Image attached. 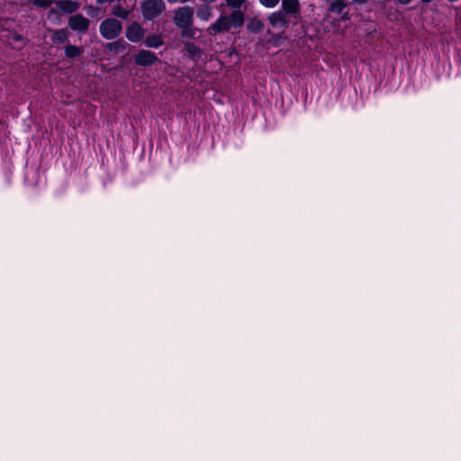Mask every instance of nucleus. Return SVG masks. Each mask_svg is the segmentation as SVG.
<instances>
[{
  "label": "nucleus",
  "mask_w": 461,
  "mask_h": 461,
  "mask_svg": "<svg viewBox=\"0 0 461 461\" xmlns=\"http://www.w3.org/2000/svg\"><path fill=\"white\" fill-rule=\"evenodd\" d=\"M346 6L347 3H345L344 0H334L330 4L329 11L337 14H340Z\"/></svg>",
  "instance_id": "17"
},
{
  "label": "nucleus",
  "mask_w": 461,
  "mask_h": 461,
  "mask_svg": "<svg viewBox=\"0 0 461 461\" xmlns=\"http://www.w3.org/2000/svg\"><path fill=\"white\" fill-rule=\"evenodd\" d=\"M133 59L134 63L140 67H151L160 61L156 53L148 50H140Z\"/></svg>",
  "instance_id": "5"
},
{
  "label": "nucleus",
  "mask_w": 461,
  "mask_h": 461,
  "mask_svg": "<svg viewBox=\"0 0 461 461\" xmlns=\"http://www.w3.org/2000/svg\"><path fill=\"white\" fill-rule=\"evenodd\" d=\"M144 45L147 48L158 49L164 45V41L160 34H150L144 38Z\"/></svg>",
  "instance_id": "15"
},
{
  "label": "nucleus",
  "mask_w": 461,
  "mask_h": 461,
  "mask_svg": "<svg viewBox=\"0 0 461 461\" xmlns=\"http://www.w3.org/2000/svg\"><path fill=\"white\" fill-rule=\"evenodd\" d=\"M267 19L271 26L276 29H285L290 23L288 16L281 10L273 12L268 15Z\"/></svg>",
  "instance_id": "8"
},
{
  "label": "nucleus",
  "mask_w": 461,
  "mask_h": 461,
  "mask_svg": "<svg viewBox=\"0 0 461 461\" xmlns=\"http://www.w3.org/2000/svg\"><path fill=\"white\" fill-rule=\"evenodd\" d=\"M145 20L150 21L159 16L165 10L163 0H144L140 5Z\"/></svg>",
  "instance_id": "2"
},
{
  "label": "nucleus",
  "mask_w": 461,
  "mask_h": 461,
  "mask_svg": "<svg viewBox=\"0 0 461 461\" xmlns=\"http://www.w3.org/2000/svg\"><path fill=\"white\" fill-rule=\"evenodd\" d=\"M31 2L34 6L46 9L51 5L53 1L52 0H31Z\"/></svg>",
  "instance_id": "21"
},
{
  "label": "nucleus",
  "mask_w": 461,
  "mask_h": 461,
  "mask_svg": "<svg viewBox=\"0 0 461 461\" xmlns=\"http://www.w3.org/2000/svg\"><path fill=\"white\" fill-rule=\"evenodd\" d=\"M280 10L288 17L298 19L301 16L299 0H282Z\"/></svg>",
  "instance_id": "7"
},
{
  "label": "nucleus",
  "mask_w": 461,
  "mask_h": 461,
  "mask_svg": "<svg viewBox=\"0 0 461 461\" xmlns=\"http://www.w3.org/2000/svg\"><path fill=\"white\" fill-rule=\"evenodd\" d=\"M98 2H99V3H103V2H104V0H98Z\"/></svg>",
  "instance_id": "29"
},
{
  "label": "nucleus",
  "mask_w": 461,
  "mask_h": 461,
  "mask_svg": "<svg viewBox=\"0 0 461 461\" xmlns=\"http://www.w3.org/2000/svg\"><path fill=\"white\" fill-rule=\"evenodd\" d=\"M122 32V23L116 18H106L99 25V32L105 40H114Z\"/></svg>",
  "instance_id": "1"
},
{
  "label": "nucleus",
  "mask_w": 461,
  "mask_h": 461,
  "mask_svg": "<svg viewBox=\"0 0 461 461\" xmlns=\"http://www.w3.org/2000/svg\"><path fill=\"white\" fill-rule=\"evenodd\" d=\"M184 51L194 61H198L203 55V50L192 41L184 42Z\"/></svg>",
  "instance_id": "10"
},
{
  "label": "nucleus",
  "mask_w": 461,
  "mask_h": 461,
  "mask_svg": "<svg viewBox=\"0 0 461 461\" xmlns=\"http://www.w3.org/2000/svg\"><path fill=\"white\" fill-rule=\"evenodd\" d=\"M342 21H348L349 20V14L348 13H344L341 16Z\"/></svg>",
  "instance_id": "27"
},
{
  "label": "nucleus",
  "mask_w": 461,
  "mask_h": 461,
  "mask_svg": "<svg viewBox=\"0 0 461 461\" xmlns=\"http://www.w3.org/2000/svg\"><path fill=\"white\" fill-rule=\"evenodd\" d=\"M173 21L177 28L193 25L194 9L188 5L178 7L175 11Z\"/></svg>",
  "instance_id": "3"
},
{
  "label": "nucleus",
  "mask_w": 461,
  "mask_h": 461,
  "mask_svg": "<svg viewBox=\"0 0 461 461\" xmlns=\"http://www.w3.org/2000/svg\"><path fill=\"white\" fill-rule=\"evenodd\" d=\"M181 29V37L194 39L195 37L196 29L193 28V25L188 27H179Z\"/></svg>",
  "instance_id": "20"
},
{
  "label": "nucleus",
  "mask_w": 461,
  "mask_h": 461,
  "mask_svg": "<svg viewBox=\"0 0 461 461\" xmlns=\"http://www.w3.org/2000/svg\"><path fill=\"white\" fill-rule=\"evenodd\" d=\"M247 28L251 32L259 33L264 29V23L259 19L254 18L248 23Z\"/></svg>",
  "instance_id": "18"
},
{
  "label": "nucleus",
  "mask_w": 461,
  "mask_h": 461,
  "mask_svg": "<svg viewBox=\"0 0 461 461\" xmlns=\"http://www.w3.org/2000/svg\"><path fill=\"white\" fill-rule=\"evenodd\" d=\"M145 32V29L138 22H132L126 28L125 37L131 42L137 43L144 39Z\"/></svg>",
  "instance_id": "6"
},
{
  "label": "nucleus",
  "mask_w": 461,
  "mask_h": 461,
  "mask_svg": "<svg viewBox=\"0 0 461 461\" xmlns=\"http://www.w3.org/2000/svg\"><path fill=\"white\" fill-rule=\"evenodd\" d=\"M112 14L119 18L127 19L130 12L122 7L121 5L114 6L112 10Z\"/></svg>",
  "instance_id": "19"
},
{
  "label": "nucleus",
  "mask_w": 461,
  "mask_h": 461,
  "mask_svg": "<svg viewBox=\"0 0 461 461\" xmlns=\"http://www.w3.org/2000/svg\"><path fill=\"white\" fill-rule=\"evenodd\" d=\"M354 3L356 4H358V5H365L368 2V0H352Z\"/></svg>",
  "instance_id": "26"
},
{
  "label": "nucleus",
  "mask_w": 461,
  "mask_h": 461,
  "mask_svg": "<svg viewBox=\"0 0 461 461\" xmlns=\"http://www.w3.org/2000/svg\"><path fill=\"white\" fill-rule=\"evenodd\" d=\"M245 2L246 0H226L227 5L235 9L240 8Z\"/></svg>",
  "instance_id": "23"
},
{
  "label": "nucleus",
  "mask_w": 461,
  "mask_h": 461,
  "mask_svg": "<svg viewBox=\"0 0 461 461\" xmlns=\"http://www.w3.org/2000/svg\"><path fill=\"white\" fill-rule=\"evenodd\" d=\"M280 0H258V2L266 8L276 7Z\"/></svg>",
  "instance_id": "22"
},
{
  "label": "nucleus",
  "mask_w": 461,
  "mask_h": 461,
  "mask_svg": "<svg viewBox=\"0 0 461 461\" xmlns=\"http://www.w3.org/2000/svg\"><path fill=\"white\" fill-rule=\"evenodd\" d=\"M401 5H408L410 4L412 0H397Z\"/></svg>",
  "instance_id": "28"
},
{
  "label": "nucleus",
  "mask_w": 461,
  "mask_h": 461,
  "mask_svg": "<svg viewBox=\"0 0 461 461\" xmlns=\"http://www.w3.org/2000/svg\"><path fill=\"white\" fill-rule=\"evenodd\" d=\"M10 39L14 41H24L23 36L15 32L10 34Z\"/></svg>",
  "instance_id": "25"
},
{
  "label": "nucleus",
  "mask_w": 461,
  "mask_h": 461,
  "mask_svg": "<svg viewBox=\"0 0 461 461\" xmlns=\"http://www.w3.org/2000/svg\"><path fill=\"white\" fill-rule=\"evenodd\" d=\"M230 30L229 18L226 15H221L208 29L209 32L213 35Z\"/></svg>",
  "instance_id": "9"
},
{
  "label": "nucleus",
  "mask_w": 461,
  "mask_h": 461,
  "mask_svg": "<svg viewBox=\"0 0 461 461\" xmlns=\"http://www.w3.org/2000/svg\"><path fill=\"white\" fill-rule=\"evenodd\" d=\"M196 14H197L198 17L206 20L208 15H209V10L208 9L203 10L202 8H199L197 10Z\"/></svg>",
  "instance_id": "24"
},
{
  "label": "nucleus",
  "mask_w": 461,
  "mask_h": 461,
  "mask_svg": "<svg viewBox=\"0 0 461 461\" xmlns=\"http://www.w3.org/2000/svg\"><path fill=\"white\" fill-rule=\"evenodd\" d=\"M69 32L68 29L62 28L54 30L50 36L51 41L54 45L59 46L68 41Z\"/></svg>",
  "instance_id": "12"
},
{
  "label": "nucleus",
  "mask_w": 461,
  "mask_h": 461,
  "mask_svg": "<svg viewBox=\"0 0 461 461\" xmlns=\"http://www.w3.org/2000/svg\"><path fill=\"white\" fill-rule=\"evenodd\" d=\"M90 25V20L85 17L82 14H76L71 15L68 21V26L73 32H77L79 35H84L87 32Z\"/></svg>",
  "instance_id": "4"
},
{
  "label": "nucleus",
  "mask_w": 461,
  "mask_h": 461,
  "mask_svg": "<svg viewBox=\"0 0 461 461\" xmlns=\"http://www.w3.org/2000/svg\"><path fill=\"white\" fill-rule=\"evenodd\" d=\"M64 52L67 59H72L81 56L84 52V49L82 47L68 43L64 47Z\"/></svg>",
  "instance_id": "16"
},
{
  "label": "nucleus",
  "mask_w": 461,
  "mask_h": 461,
  "mask_svg": "<svg viewBox=\"0 0 461 461\" xmlns=\"http://www.w3.org/2000/svg\"><path fill=\"white\" fill-rule=\"evenodd\" d=\"M56 5L59 10L66 14H73L79 8V4L72 0H59Z\"/></svg>",
  "instance_id": "13"
},
{
  "label": "nucleus",
  "mask_w": 461,
  "mask_h": 461,
  "mask_svg": "<svg viewBox=\"0 0 461 461\" xmlns=\"http://www.w3.org/2000/svg\"><path fill=\"white\" fill-rule=\"evenodd\" d=\"M228 18L230 28H240L244 24V14L240 10H234Z\"/></svg>",
  "instance_id": "14"
},
{
  "label": "nucleus",
  "mask_w": 461,
  "mask_h": 461,
  "mask_svg": "<svg viewBox=\"0 0 461 461\" xmlns=\"http://www.w3.org/2000/svg\"><path fill=\"white\" fill-rule=\"evenodd\" d=\"M104 47L109 53L118 55L124 51L129 47V44L124 40L118 39L114 41L107 42Z\"/></svg>",
  "instance_id": "11"
}]
</instances>
